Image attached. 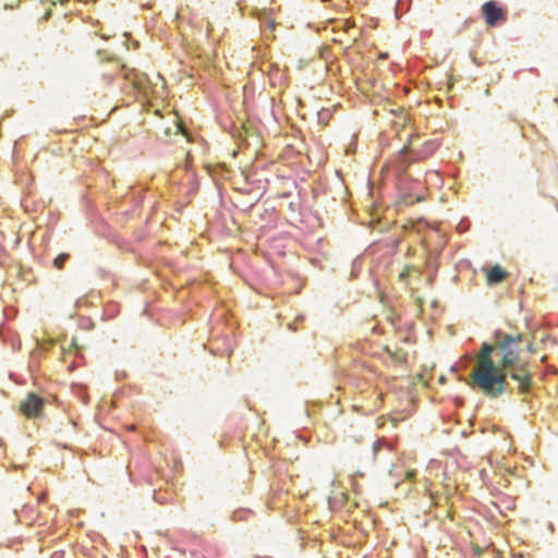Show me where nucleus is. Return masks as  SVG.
<instances>
[{
    "instance_id": "obj_1",
    "label": "nucleus",
    "mask_w": 558,
    "mask_h": 558,
    "mask_svg": "<svg viewBox=\"0 0 558 558\" xmlns=\"http://www.w3.org/2000/svg\"><path fill=\"white\" fill-rule=\"evenodd\" d=\"M522 335H509L496 330L493 342H483L476 355L475 366L470 374L469 385L485 396L496 399L508 387V368L515 365L519 359L518 349Z\"/></svg>"
},
{
    "instance_id": "obj_2",
    "label": "nucleus",
    "mask_w": 558,
    "mask_h": 558,
    "mask_svg": "<svg viewBox=\"0 0 558 558\" xmlns=\"http://www.w3.org/2000/svg\"><path fill=\"white\" fill-rule=\"evenodd\" d=\"M45 401L36 393H28L25 401L21 403L22 412L28 417L40 415Z\"/></svg>"
},
{
    "instance_id": "obj_3",
    "label": "nucleus",
    "mask_w": 558,
    "mask_h": 558,
    "mask_svg": "<svg viewBox=\"0 0 558 558\" xmlns=\"http://www.w3.org/2000/svg\"><path fill=\"white\" fill-rule=\"evenodd\" d=\"M485 21L489 26H495L499 21L505 19L501 9L495 1H487L482 7Z\"/></svg>"
},
{
    "instance_id": "obj_4",
    "label": "nucleus",
    "mask_w": 558,
    "mask_h": 558,
    "mask_svg": "<svg viewBox=\"0 0 558 558\" xmlns=\"http://www.w3.org/2000/svg\"><path fill=\"white\" fill-rule=\"evenodd\" d=\"M510 369H512V373H511L512 379H514L519 383V392L520 393L530 392V390L532 389L531 374L524 367L514 368V365Z\"/></svg>"
},
{
    "instance_id": "obj_5",
    "label": "nucleus",
    "mask_w": 558,
    "mask_h": 558,
    "mask_svg": "<svg viewBox=\"0 0 558 558\" xmlns=\"http://www.w3.org/2000/svg\"><path fill=\"white\" fill-rule=\"evenodd\" d=\"M486 278L489 284H498L507 278V272L499 265H495L487 270Z\"/></svg>"
},
{
    "instance_id": "obj_6",
    "label": "nucleus",
    "mask_w": 558,
    "mask_h": 558,
    "mask_svg": "<svg viewBox=\"0 0 558 558\" xmlns=\"http://www.w3.org/2000/svg\"><path fill=\"white\" fill-rule=\"evenodd\" d=\"M324 247H325V239L319 236L318 240L316 241V259H315V263H316V267L318 266L322 269H325V268L329 267V266L323 264L318 259V257H317V255L320 254V255L324 256L325 260L329 259V252H325Z\"/></svg>"
},
{
    "instance_id": "obj_7",
    "label": "nucleus",
    "mask_w": 558,
    "mask_h": 558,
    "mask_svg": "<svg viewBox=\"0 0 558 558\" xmlns=\"http://www.w3.org/2000/svg\"><path fill=\"white\" fill-rule=\"evenodd\" d=\"M332 112L329 108L322 107L316 113L317 123L326 125L331 119Z\"/></svg>"
},
{
    "instance_id": "obj_8",
    "label": "nucleus",
    "mask_w": 558,
    "mask_h": 558,
    "mask_svg": "<svg viewBox=\"0 0 558 558\" xmlns=\"http://www.w3.org/2000/svg\"><path fill=\"white\" fill-rule=\"evenodd\" d=\"M70 254L68 253H61L53 259V266L57 269H62L65 265V263L69 260Z\"/></svg>"
},
{
    "instance_id": "obj_9",
    "label": "nucleus",
    "mask_w": 558,
    "mask_h": 558,
    "mask_svg": "<svg viewBox=\"0 0 558 558\" xmlns=\"http://www.w3.org/2000/svg\"><path fill=\"white\" fill-rule=\"evenodd\" d=\"M125 78L129 81H132L135 87L141 88L142 82L138 78L137 73L135 70H131L124 74Z\"/></svg>"
},
{
    "instance_id": "obj_10",
    "label": "nucleus",
    "mask_w": 558,
    "mask_h": 558,
    "mask_svg": "<svg viewBox=\"0 0 558 558\" xmlns=\"http://www.w3.org/2000/svg\"><path fill=\"white\" fill-rule=\"evenodd\" d=\"M251 514V511L247 510V509H239V510H235L232 514V519L234 521H240V520H246L247 519V515Z\"/></svg>"
},
{
    "instance_id": "obj_11",
    "label": "nucleus",
    "mask_w": 558,
    "mask_h": 558,
    "mask_svg": "<svg viewBox=\"0 0 558 558\" xmlns=\"http://www.w3.org/2000/svg\"><path fill=\"white\" fill-rule=\"evenodd\" d=\"M263 26H264V33L266 34V36H268V32L271 33L275 29L276 23L274 20L266 17L263 21Z\"/></svg>"
},
{
    "instance_id": "obj_12",
    "label": "nucleus",
    "mask_w": 558,
    "mask_h": 558,
    "mask_svg": "<svg viewBox=\"0 0 558 558\" xmlns=\"http://www.w3.org/2000/svg\"><path fill=\"white\" fill-rule=\"evenodd\" d=\"M299 537L302 541L301 546H304L305 539H311L310 530L307 529V524L305 526H301L299 529Z\"/></svg>"
},
{
    "instance_id": "obj_13",
    "label": "nucleus",
    "mask_w": 558,
    "mask_h": 558,
    "mask_svg": "<svg viewBox=\"0 0 558 558\" xmlns=\"http://www.w3.org/2000/svg\"><path fill=\"white\" fill-rule=\"evenodd\" d=\"M304 322V316L303 315H299L295 317V319L288 324V329L291 330V331H296L299 329V326Z\"/></svg>"
},
{
    "instance_id": "obj_14",
    "label": "nucleus",
    "mask_w": 558,
    "mask_h": 558,
    "mask_svg": "<svg viewBox=\"0 0 558 558\" xmlns=\"http://www.w3.org/2000/svg\"><path fill=\"white\" fill-rule=\"evenodd\" d=\"M320 68L322 70L328 72L331 71L330 66L328 65L327 61L324 60V54L320 52L319 59L316 58V70Z\"/></svg>"
},
{
    "instance_id": "obj_15",
    "label": "nucleus",
    "mask_w": 558,
    "mask_h": 558,
    "mask_svg": "<svg viewBox=\"0 0 558 558\" xmlns=\"http://www.w3.org/2000/svg\"><path fill=\"white\" fill-rule=\"evenodd\" d=\"M387 441L381 438V439H377L374 445H373V452H374V457L377 456V453L379 452V450H381L384 447H387Z\"/></svg>"
},
{
    "instance_id": "obj_16",
    "label": "nucleus",
    "mask_w": 558,
    "mask_h": 558,
    "mask_svg": "<svg viewBox=\"0 0 558 558\" xmlns=\"http://www.w3.org/2000/svg\"><path fill=\"white\" fill-rule=\"evenodd\" d=\"M402 158H403V162L409 165L413 161V158L410 157V153L407 148H404L402 150Z\"/></svg>"
},
{
    "instance_id": "obj_17",
    "label": "nucleus",
    "mask_w": 558,
    "mask_h": 558,
    "mask_svg": "<svg viewBox=\"0 0 558 558\" xmlns=\"http://www.w3.org/2000/svg\"><path fill=\"white\" fill-rule=\"evenodd\" d=\"M405 477L409 482H414L415 477H416V471H414V470L408 471Z\"/></svg>"
},
{
    "instance_id": "obj_18",
    "label": "nucleus",
    "mask_w": 558,
    "mask_h": 558,
    "mask_svg": "<svg viewBox=\"0 0 558 558\" xmlns=\"http://www.w3.org/2000/svg\"><path fill=\"white\" fill-rule=\"evenodd\" d=\"M177 132H179L182 135L186 136V132H185L184 126L182 124H177Z\"/></svg>"
},
{
    "instance_id": "obj_19",
    "label": "nucleus",
    "mask_w": 558,
    "mask_h": 558,
    "mask_svg": "<svg viewBox=\"0 0 558 558\" xmlns=\"http://www.w3.org/2000/svg\"><path fill=\"white\" fill-rule=\"evenodd\" d=\"M304 411H305L306 416L311 417V410H310V407H308V402H306Z\"/></svg>"
},
{
    "instance_id": "obj_20",
    "label": "nucleus",
    "mask_w": 558,
    "mask_h": 558,
    "mask_svg": "<svg viewBox=\"0 0 558 558\" xmlns=\"http://www.w3.org/2000/svg\"><path fill=\"white\" fill-rule=\"evenodd\" d=\"M20 0H16V3H5V8H11L13 9L14 7H16L19 4Z\"/></svg>"
},
{
    "instance_id": "obj_21",
    "label": "nucleus",
    "mask_w": 558,
    "mask_h": 558,
    "mask_svg": "<svg viewBox=\"0 0 558 558\" xmlns=\"http://www.w3.org/2000/svg\"><path fill=\"white\" fill-rule=\"evenodd\" d=\"M323 17H324V22H330V21H332V20H333V17L328 16V15H325V16H323Z\"/></svg>"
}]
</instances>
